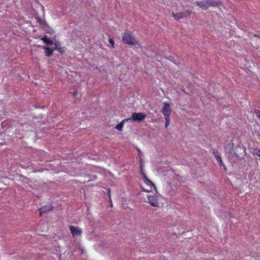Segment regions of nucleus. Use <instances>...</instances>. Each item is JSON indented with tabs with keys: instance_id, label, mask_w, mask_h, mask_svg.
<instances>
[{
	"instance_id": "nucleus-1",
	"label": "nucleus",
	"mask_w": 260,
	"mask_h": 260,
	"mask_svg": "<svg viewBox=\"0 0 260 260\" xmlns=\"http://www.w3.org/2000/svg\"><path fill=\"white\" fill-rule=\"evenodd\" d=\"M195 4L197 6L204 10H207L209 7H215L218 5L217 0H205L203 1H197Z\"/></svg>"
},
{
	"instance_id": "nucleus-2",
	"label": "nucleus",
	"mask_w": 260,
	"mask_h": 260,
	"mask_svg": "<svg viewBox=\"0 0 260 260\" xmlns=\"http://www.w3.org/2000/svg\"><path fill=\"white\" fill-rule=\"evenodd\" d=\"M122 41L124 43L129 45H134L138 44L136 39L128 31H125L123 34Z\"/></svg>"
},
{
	"instance_id": "nucleus-3",
	"label": "nucleus",
	"mask_w": 260,
	"mask_h": 260,
	"mask_svg": "<svg viewBox=\"0 0 260 260\" xmlns=\"http://www.w3.org/2000/svg\"><path fill=\"white\" fill-rule=\"evenodd\" d=\"M146 114L144 113L134 112L132 113V119L133 121L139 123L142 122L146 118Z\"/></svg>"
},
{
	"instance_id": "nucleus-4",
	"label": "nucleus",
	"mask_w": 260,
	"mask_h": 260,
	"mask_svg": "<svg viewBox=\"0 0 260 260\" xmlns=\"http://www.w3.org/2000/svg\"><path fill=\"white\" fill-rule=\"evenodd\" d=\"M158 197L157 196H147L148 203L153 207H158Z\"/></svg>"
},
{
	"instance_id": "nucleus-5",
	"label": "nucleus",
	"mask_w": 260,
	"mask_h": 260,
	"mask_svg": "<svg viewBox=\"0 0 260 260\" xmlns=\"http://www.w3.org/2000/svg\"><path fill=\"white\" fill-rule=\"evenodd\" d=\"M190 11H187L183 12H179L177 13H173V16L176 20H179L184 17H187L188 16H189L190 15Z\"/></svg>"
},
{
	"instance_id": "nucleus-6",
	"label": "nucleus",
	"mask_w": 260,
	"mask_h": 260,
	"mask_svg": "<svg viewBox=\"0 0 260 260\" xmlns=\"http://www.w3.org/2000/svg\"><path fill=\"white\" fill-rule=\"evenodd\" d=\"M170 105L167 103H164V106L161 110V112L163 113L165 117L170 116L171 114Z\"/></svg>"
},
{
	"instance_id": "nucleus-7",
	"label": "nucleus",
	"mask_w": 260,
	"mask_h": 260,
	"mask_svg": "<svg viewBox=\"0 0 260 260\" xmlns=\"http://www.w3.org/2000/svg\"><path fill=\"white\" fill-rule=\"evenodd\" d=\"M70 230L73 237L80 235L82 233V230L81 229L73 225L70 226Z\"/></svg>"
},
{
	"instance_id": "nucleus-8",
	"label": "nucleus",
	"mask_w": 260,
	"mask_h": 260,
	"mask_svg": "<svg viewBox=\"0 0 260 260\" xmlns=\"http://www.w3.org/2000/svg\"><path fill=\"white\" fill-rule=\"evenodd\" d=\"M232 147V150L234 154H235L237 156H239L240 154H241L242 153V151H243V148L240 146H237L234 148L233 146Z\"/></svg>"
},
{
	"instance_id": "nucleus-9",
	"label": "nucleus",
	"mask_w": 260,
	"mask_h": 260,
	"mask_svg": "<svg viewBox=\"0 0 260 260\" xmlns=\"http://www.w3.org/2000/svg\"><path fill=\"white\" fill-rule=\"evenodd\" d=\"M53 209L51 205L45 206L41 208L39 210L40 214L42 215L43 213H46L50 211Z\"/></svg>"
},
{
	"instance_id": "nucleus-10",
	"label": "nucleus",
	"mask_w": 260,
	"mask_h": 260,
	"mask_svg": "<svg viewBox=\"0 0 260 260\" xmlns=\"http://www.w3.org/2000/svg\"><path fill=\"white\" fill-rule=\"evenodd\" d=\"M41 40L46 44L47 46H51L53 44V42L52 40L50 39L46 35H44L43 37L41 38Z\"/></svg>"
},
{
	"instance_id": "nucleus-11",
	"label": "nucleus",
	"mask_w": 260,
	"mask_h": 260,
	"mask_svg": "<svg viewBox=\"0 0 260 260\" xmlns=\"http://www.w3.org/2000/svg\"><path fill=\"white\" fill-rule=\"evenodd\" d=\"M45 50V53L46 56H50L52 55L54 49L51 48L49 47H44Z\"/></svg>"
},
{
	"instance_id": "nucleus-12",
	"label": "nucleus",
	"mask_w": 260,
	"mask_h": 260,
	"mask_svg": "<svg viewBox=\"0 0 260 260\" xmlns=\"http://www.w3.org/2000/svg\"><path fill=\"white\" fill-rule=\"evenodd\" d=\"M53 49H54V50H57L60 53H62L64 51L63 48L60 47V44L59 42H56L54 43V47Z\"/></svg>"
},
{
	"instance_id": "nucleus-13",
	"label": "nucleus",
	"mask_w": 260,
	"mask_h": 260,
	"mask_svg": "<svg viewBox=\"0 0 260 260\" xmlns=\"http://www.w3.org/2000/svg\"><path fill=\"white\" fill-rule=\"evenodd\" d=\"M144 179L145 183L147 185L152 186L153 187L154 189L156 191V187L155 184L151 181L149 180L145 176L144 177Z\"/></svg>"
},
{
	"instance_id": "nucleus-14",
	"label": "nucleus",
	"mask_w": 260,
	"mask_h": 260,
	"mask_svg": "<svg viewBox=\"0 0 260 260\" xmlns=\"http://www.w3.org/2000/svg\"><path fill=\"white\" fill-rule=\"evenodd\" d=\"M213 153L215 157L216 158V159L217 161L218 162V164H220V165H222V162L221 159V157L219 154V153L217 151H215L214 150H213Z\"/></svg>"
},
{
	"instance_id": "nucleus-15",
	"label": "nucleus",
	"mask_w": 260,
	"mask_h": 260,
	"mask_svg": "<svg viewBox=\"0 0 260 260\" xmlns=\"http://www.w3.org/2000/svg\"><path fill=\"white\" fill-rule=\"evenodd\" d=\"M124 123L123 122V121L122 120L119 124H118L116 126L115 128L117 129L118 131H121L122 130Z\"/></svg>"
},
{
	"instance_id": "nucleus-16",
	"label": "nucleus",
	"mask_w": 260,
	"mask_h": 260,
	"mask_svg": "<svg viewBox=\"0 0 260 260\" xmlns=\"http://www.w3.org/2000/svg\"><path fill=\"white\" fill-rule=\"evenodd\" d=\"M165 118L166 119L165 127H167V126L169 125L170 122V116L165 117Z\"/></svg>"
},
{
	"instance_id": "nucleus-17",
	"label": "nucleus",
	"mask_w": 260,
	"mask_h": 260,
	"mask_svg": "<svg viewBox=\"0 0 260 260\" xmlns=\"http://www.w3.org/2000/svg\"><path fill=\"white\" fill-rule=\"evenodd\" d=\"M253 153L254 155L258 156L260 154V149L255 148L253 149Z\"/></svg>"
},
{
	"instance_id": "nucleus-18",
	"label": "nucleus",
	"mask_w": 260,
	"mask_h": 260,
	"mask_svg": "<svg viewBox=\"0 0 260 260\" xmlns=\"http://www.w3.org/2000/svg\"><path fill=\"white\" fill-rule=\"evenodd\" d=\"M122 121H123V122H124V123L127 122H134L133 121V120L132 119V116H131V117L124 119Z\"/></svg>"
},
{
	"instance_id": "nucleus-19",
	"label": "nucleus",
	"mask_w": 260,
	"mask_h": 260,
	"mask_svg": "<svg viewBox=\"0 0 260 260\" xmlns=\"http://www.w3.org/2000/svg\"><path fill=\"white\" fill-rule=\"evenodd\" d=\"M109 43L111 45V46L114 47V42L113 40V39L109 38Z\"/></svg>"
},
{
	"instance_id": "nucleus-20",
	"label": "nucleus",
	"mask_w": 260,
	"mask_h": 260,
	"mask_svg": "<svg viewBox=\"0 0 260 260\" xmlns=\"http://www.w3.org/2000/svg\"><path fill=\"white\" fill-rule=\"evenodd\" d=\"M255 112L257 117L260 118V110H256Z\"/></svg>"
},
{
	"instance_id": "nucleus-21",
	"label": "nucleus",
	"mask_w": 260,
	"mask_h": 260,
	"mask_svg": "<svg viewBox=\"0 0 260 260\" xmlns=\"http://www.w3.org/2000/svg\"><path fill=\"white\" fill-rule=\"evenodd\" d=\"M254 37H257L258 38H260V36L257 35H254Z\"/></svg>"
},
{
	"instance_id": "nucleus-22",
	"label": "nucleus",
	"mask_w": 260,
	"mask_h": 260,
	"mask_svg": "<svg viewBox=\"0 0 260 260\" xmlns=\"http://www.w3.org/2000/svg\"><path fill=\"white\" fill-rule=\"evenodd\" d=\"M143 191H145V192H148L149 191L146 190V189H145L144 188L143 189Z\"/></svg>"
},
{
	"instance_id": "nucleus-23",
	"label": "nucleus",
	"mask_w": 260,
	"mask_h": 260,
	"mask_svg": "<svg viewBox=\"0 0 260 260\" xmlns=\"http://www.w3.org/2000/svg\"><path fill=\"white\" fill-rule=\"evenodd\" d=\"M182 90H183V91L185 93L189 94L187 92H186V91H185V90L182 89Z\"/></svg>"
},
{
	"instance_id": "nucleus-24",
	"label": "nucleus",
	"mask_w": 260,
	"mask_h": 260,
	"mask_svg": "<svg viewBox=\"0 0 260 260\" xmlns=\"http://www.w3.org/2000/svg\"><path fill=\"white\" fill-rule=\"evenodd\" d=\"M257 156H258V157H259V159L260 160V154H259V155H258Z\"/></svg>"
}]
</instances>
